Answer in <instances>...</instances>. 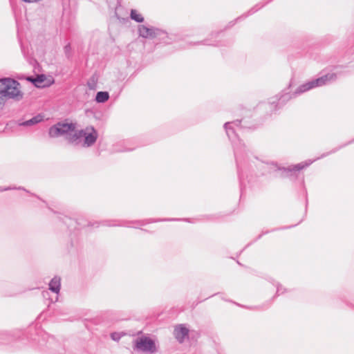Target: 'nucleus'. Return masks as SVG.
Listing matches in <instances>:
<instances>
[{
    "mask_svg": "<svg viewBox=\"0 0 354 354\" xmlns=\"http://www.w3.org/2000/svg\"><path fill=\"white\" fill-rule=\"evenodd\" d=\"M207 41V39H205L203 41L197 42V44L212 45V44L208 43Z\"/></svg>",
    "mask_w": 354,
    "mask_h": 354,
    "instance_id": "obj_23",
    "label": "nucleus"
},
{
    "mask_svg": "<svg viewBox=\"0 0 354 354\" xmlns=\"http://www.w3.org/2000/svg\"><path fill=\"white\" fill-rule=\"evenodd\" d=\"M137 223H140L141 225L145 224L143 221H137Z\"/></svg>",
    "mask_w": 354,
    "mask_h": 354,
    "instance_id": "obj_25",
    "label": "nucleus"
},
{
    "mask_svg": "<svg viewBox=\"0 0 354 354\" xmlns=\"http://www.w3.org/2000/svg\"><path fill=\"white\" fill-rule=\"evenodd\" d=\"M281 286H277V295H279L281 294Z\"/></svg>",
    "mask_w": 354,
    "mask_h": 354,
    "instance_id": "obj_24",
    "label": "nucleus"
},
{
    "mask_svg": "<svg viewBox=\"0 0 354 354\" xmlns=\"http://www.w3.org/2000/svg\"><path fill=\"white\" fill-rule=\"evenodd\" d=\"M241 123L240 120H235L232 122H226L224 124V128L226 131V133L228 138L232 141L234 147V156L237 164L239 177L241 179L240 171H239V162L241 161L243 158V153L245 151V145L242 144L237 136L236 131L230 126L234 124V126L239 127Z\"/></svg>",
    "mask_w": 354,
    "mask_h": 354,
    "instance_id": "obj_1",
    "label": "nucleus"
},
{
    "mask_svg": "<svg viewBox=\"0 0 354 354\" xmlns=\"http://www.w3.org/2000/svg\"><path fill=\"white\" fill-rule=\"evenodd\" d=\"M84 135V133L83 130L81 129L77 131H74L72 133H69V135H68L66 138L68 142L77 145L80 144V140L83 138Z\"/></svg>",
    "mask_w": 354,
    "mask_h": 354,
    "instance_id": "obj_10",
    "label": "nucleus"
},
{
    "mask_svg": "<svg viewBox=\"0 0 354 354\" xmlns=\"http://www.w3.org/2000/svg\"><path fill=\"white\" fill-rule=\"evenodd\" d=\"M75 129V124L72 122H57L50 127L48 135L51 138H57L62 136H65L66 138L69 133L73 132Z\"/></svg>",
    "mask_w": 354,
    "mask_h": 354,
    "instance_id": "obj_4",
    "label": "nucleus"
},
{
    "mask_svg": "<svg viewBox=\"0 0 354 354\" xmlns=\"http://www.w3.org/2000/svg\"><path fill=\"white\" fill-rule=\"evenodd\" d=\"M290 98L291 96L288 93L283 95L279 99L277 100V103L275 105V107H277L278 105H283L284 103L288 101Z\"/></svg>",
    "mask_w": 354,
    "mask_h": 354,
    "instance_id": "obj_18",
    "label": "nucleus"
},
{
    "mask_svg": "<svg viewBox=\"0 0 354 354\" xmlns=\"http://www.w3.org/2000/svg\"><path fill=\"white\" fill-rule=\"evenodd\" d=\"M42 120H43V116L39 114L36 116H34L33 118H32L30 120H28L25 122L20 123L19 125L25 126V127L32 126V125H35V124L41 122Z\"/></svg>",
    "mask_w": 354,
    "mask_h": 354,
    "instance_id": "obj_13",
    "label": "nucleus"
},
{
    "mask_svg": "<svg viewBox=\"0 0 354 354\" xmlns=\"http://www.w3.org/2000/svg\"><path fill=\"white\" fill-rule=\"evenodd\" d=\"M312 162L306 164L299 163L293 166H290L287 168L286 167H279L277 165H272L274 166V170H281L283 171L281 175L282 177H288L292 175V172L300 171L304 167L308 166Z\"/></svg>",
    "mask_w": 354,
    "mask_h": 354,
    "instance_id": "obj_8",
    "label": "nucleus"
},
{
    "mask_svg": "<svg viewBox=\"0 0 354 354\" xmlns=\"http://www.w3.org/2000/svg\"><path fill=\"white\" fill-rule=\"evenodd\" d=\"M28 80L32 82L33 84L39 88L45 87L46 85L44 84V81L46 80V76L44 75H39L35 78L30 77H28Z\"/></svg>",
    "mask_w": 354,
    "mask_h": 354,
    "instance_id": "obj_12",
    "label": "nucleus"
},
{
    "mask_svg": "<svg viewBox=\"0 0 354 354\" xmlns=\"http://www.w3.org/2000/svg\"><path fill=\"white\" fill-rule=\"evenodd\" d=\"M109 95L106 91H99L97 93L95 96V100L98 103H103L109 100Z\"/></svg>",
    "mask_w": 354,
    "mask_h": 354,
    "instance_id": "obj_14",
    "label": "nucleus"
},
{
    "mask_svg": "<svg viewBox=\"0 0 354 354\" xmlns=\"http://www.w3.org/2000/svg\"><path fill=\"white\" fill-rule=\"evenodd\" d=\"M4 96H7L8 99H13L17 101L21 100L23 93L20 91V84L17 80L12 79L8 82V86Z\"/></svg>",
    "mask_w": 354,
    "mask_h": 354,
    "instance_id": "obj_5",
    "label": "nucleus"
},
{
    "mask_svg": "<svg viewBox=\"0 0 354 354\" xmlns=\"http://www.w3.org/2000/svg\"><path fill=\"white\" fill-rule=\"evenodd\" d=\"M174 335L176 340L182 344L184 342L185 338L188 337L189 329L184 326L183 324L176 326L174 330Z\"/></svg>",
    "mask_w": 354,
    "mask_h": 354,
    "instance_id": "obj_9",
    "label": "nucleus"
},
{
    "mask_svg": "<svg viewBox=\"0 0 354 354\" xmlns=\"http://www.w3.org/2000/svg\"><path fill=\"white\" fill-rule=\"evenodd\" d=\"M84 133L82 146L84 147H91L95 144L98 137V133L93 127H87L82 129Z\"/></svg>",
    "mask_w": 354,
    "mask_h": 354,
    "instance_id": "obj_7",
    "label": "nucleus"
},
{
    "mask_svg": "<svg viewBox=\"0 0 354 354\" xmlns=\"http://www.w3.org/2000/svg\"><path fill=\"white\" fill-rule=\"evenodd\" d=\"M337 79V74L335 73H328L322 77H318L317 79L309 81L305 84L299 86L294 95L301 94L304 92H306L312 88L315 87L324 86L328 83L332 82Z\"/></svg>",
    "mask_w": 354,
    "mask_h": 354,
    "instance_id": "obj_2",
    "label": "nucleus"
},
{
    "mask_svg": "<svg viewBox=\"0 0 354 354\" xmlns=\"http://www.w3.org/2000/svg\"><path fill=\"white\" fill-rule=\"evenodd\" d=\"M11 80V78H3L0 80V94H6L8 86V82Z\"/></svg>",
    "mask_w": 354,
    "mask_h": 354,
    "instance_id": "obj_15",
    "label": "nucleus"
},
{
    "mask_svg": "<svg viewBox=\"0 0 354 354\" xmlns=\"http://www.w3.org/2000/svg\"><path fill=\"white\" fill-rule=\"evenodd\" d=\"M275 103H276V101H275V100H273V101H272V102H270V104H271V105H273V104H275Z\"/></svg>",
    "mask_w": 354,
    "mask_h": 354,
    "instance_id": "obj_26",
    "label": "nucleus"
},
{
    "mask_svg": "<svg viewBox=\"0 0 354 354\" xmlns=\"http://www.w3.org/2000/svg\"><path fill=\"white\" fill-rule=\"evenodd\" d=\"M0 104H4L5 100L8 99L7 96H4V94H0Z\"/></svg>",
    "mask_w": 354,
    "mask_h": 354,
    "instance_id": "obj_22",
    "label": "nucleus"
},
{
    "mask_svg": "<svg viewBox=\"0 0 354 354\" xmlns=\"http://www.w3.org/2000/svg\"><path fill=\"white\" fill-rule=\"evenodd\" d=\"M64 53L66 54V56L69 58L71 56V46L70 44H68L64 46Z\"/></svg>",
    "mask_w": 354,
    "mask_h": 354,
    "instance_id": "obj_20",
    "label": "nucleus"
},
{
    "mask_svg": "<svg viewBox=\"0 0 354 354\" xmlns=\"http://www.w3.org/2000/svg\"><path fill=\"white\" fill-rule=\"evenodd\" d=\"M131 19L136 22L142 23L144 21V17L139 14L136 10L132 9L130 14Z\"/></svg>",
    "mask_w": 354,
    "mask_h": 354,
    "instance_id": "obj_16",
    "label": "nucleus"
},
{
    "mask_svg": "<svg viewBox=\"0 0 354 354\" xmlns=\"http://www.w3.org/2000/svg\"><path fill=\"white\" fill-rule=\"evenodd\" d=\"M61 279L59 277H54L49 283V290L55 293H58L60 290Z\"/></svg>",
    "mask_w": 354,
    "mask_h": 354,
    "instance_id": "obj_11",
    "label": "nucleus"
},
{
    "mask_svg": "<svg viewBox=\"0 0 354 354\" xmlns=\"http://www.w3.org/2000/svg\"><path fill=\"white\" fill-rule=\"evenodd\" d=\"M133 349L146 353H154L157 351L155 342L146 336H142L134 339Z\"/></svg>",
    "mask_w": 354,
    "mask_h": 354,
    "instance_id": "obj_3",
    "label": "nucleus"
},
{
    "mask_svg": "<svg viewBox=\"0 0 354 354\" xmlns=\"http://www.w3.org/2000/svg\"><path fill=\"white\" fill-rule=\"evenodd\" d=\"M97 78L95 75H92L87 82V86L90 89L94 90L96 88Z\"/></svg>",
    "mask_w": 354,
    "mask_h": 354,
    "instance_id": "obj_17",
    "label": "nucleus"
},
{
    "mask_svg": "<svg viewBox=\"0 0 354 354\" xmlns=\"http://www.w3.org/2000/svg\"><path fill=\"white\" fill-rule=\"evenodd\" d=\"M268 2L265 3L264 4H261V6L258 7L257 8H256V7L259 6V5H257L255 7L252 8L250 10V12L251 14L252 13H254L255 12H257L259 9H260L261 8L263 7L265 4H266Z\"/></svg>",
    "mask_w": 354,
    "mask_h": 354,
    "instance_id": "obj_21",
    "label": "nucleus"
},
{
    "mask_svg": "<svg viewBox=\"0 0 354 354\" xmlns=\"http://www.w3.org/2000/svg\"><path fill=\"white\" fill-rule=\"evenodd\" d=\"M138 30L139 35L145 39H153L157 36L165 34V32L160 29L154 27L148 28L144 25H140Z\"/></svg>",
    "mask_w": 354,
    "mask_h": 354,
    "instance_id": "obj_6",
    "label": "nucleus"
},
{
    "mask_svg": "<svg viewBox=\"0 0 354 354\" xmlns=\"http://www.w3.org/2000/svg\"><path fill=\"white\" fill-rule=\"evenodd\" d=\"M103 225L107 226H128L126 223H121L118 221H106L103 222Z\"/></svg>",
    "mask_w": 354,
    "mask_h": 354,
    "instance_id": "obj_19",
    "label": "nucleus"
}]
</instances>
